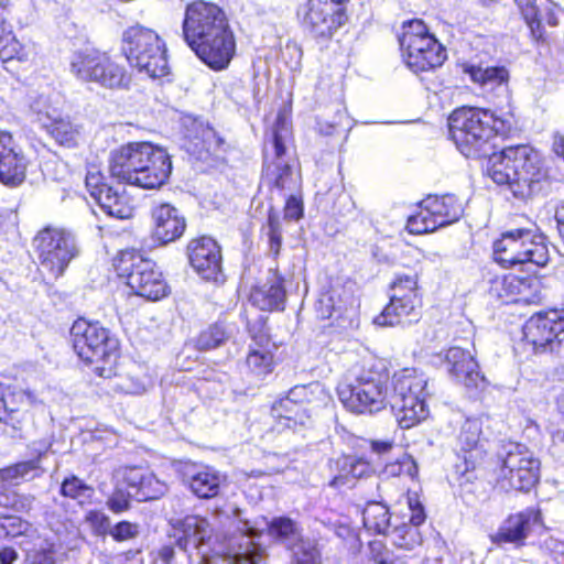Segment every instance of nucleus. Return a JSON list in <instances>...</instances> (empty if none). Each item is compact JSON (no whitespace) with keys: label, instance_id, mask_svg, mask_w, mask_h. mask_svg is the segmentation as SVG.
<instances>
[{"label":"nucleus","instance_id":"nucleus-55","mask_svg":"<svg viewBox=\"0 0 564 564\" xmlns=\"http://www.w3.org/2000/svg\"><path fill=\"white\" fill-rule=\"evenodd\" d=\"M303 216L302 200L295 196H290L284 207V218L289 220H299Z\"/></svg>","mask_w":564,"mask_h":564},{"label":"nucleus","instance_id":"nucleus-12","mask_svg":"<svg viewBox=\"0 0 564 564\" xmlns=\"http://www.w3.org/2000/svg\"><path fill=\"white\" fill-rule=\"evenodd\" d=\"M399 41L403 59L414 73L436 68L446 59L445 48L421 20L404 23Z\"/></svg>","mask_w":564,"mask_h":564},{"label":"nucleus","instance_id":"nucleus-49","mask_svg":"<svg viewBox=\"0 0 564 564\" xmlns=\"http://www.w3.org/2000/svg\"><path fill=\"white\" fill-rule=\"evenodd\" d=\"M417 283H419V279H417L416 274L398 275L391 285L392 295H405L408 293H417V286H419Z\"/></svg>","mask_w":564,"mask_h":564},{"label":"nucleus","instance_id":"nucleus-60","mask_svg":"<svg viewBox=\"0 0 564 564\" xmlns=\"http://www.w3.org/2000/svg\"><path fill=\"white\" fill-rule=\"evenodd\" d=\"M552 147L555 154L564 159V137L562 134L555 133L553 135Z\"/></svg>","mask_w":564,"mask_h":564},{"label":"nucleus","instance_id":"nucleus-22","mask_svg":"<svg viewBox=\"0 0 564 564\" xmlns=\"http://www.w3.org/2000/svg\"><path fill=\"white\" fill-rule=\"evenodd\" d=\"M528 270L531 272L528 276L514 273L505 275L500 281V296L513 302L538 303L541 300L542 282L535 271L531 268Z\"/></svg>","mask_w":564,"mask_h":564},{"label":"nucleus","instance_id":"nucleus-19","mask_svg":"<svg viewBox=\"0 0 564 564\" xmlns=\"http://www.w3.org/2000/svg\"><path fill=\"white\" fill-rule=\"evenodd\" d=\"M187 249L191 265L203 279L215 282L223 279L221 252L214 239L209 237L194 239Z\"/></svg>","mask_w":564,"mask_h":564},{"label":"nucleus","instance_id":"nucleus-51","mask_svg":"<svg viewBox=\"0 0 564 564\" xmlns=\"http://www.w3.org/2000/svg\"><path fill=\"white\" fill-rule=\"evenodd\" d=\"M85 183L90 196L95 200H97L98 196H101L106 188L109 187L104 183V175L96 167H93L87 172Z\"/></svg>","mask_w":564,"mask_h":564},{"label":"nucleus","instance_id":"nucleus-61","mask_svg":"<svg viewBox=\"0 0 564 564\" xmlns=\"http://www.w3.org/2000/svg\"><path fill=\"white\" fill-rule=\"evenodd\" d=\"M121 390L124 392V393H129V394H139V393H142L145 388L142 383L140 382H131V383H126V384H122L121 386Z\"/></svg>","mask_w":564,"mask_h":564},{"label":"nucleus","instance_id":"nucleus-46","mask_svg":"<svg viewBox=\"0 0 564 564\" xmlns=\"http://www.w3.org/2000/svg\"><path fill=\"white\" fill-rule=\"evenodd\" d=\"M39 468H40V460L34 459V460H29V462H22L12 467H9L3 470L2 475H3V478H6V479H12V480L20 479V478L23 479V478H28L29 476L33 477L37 473Z\"/></svg>","mask_w":564,"mask_h":564},{"label":"nucleus","instance_id":"nucleus-13","mask_svg":"<svg viewBox=\"0 0 564 564\" xmlns=\"http://www.w3.org/2000/svg\"><path fill=\"white\" fill-rule=\"evenodd\" d=\"M540 477V460L521 444H509L501 459L498 485L505 490L529 491Z\"/></svg>","mask_w":564,"mask_h":564},{"label":"nucleus","instance_id":"nucleus-11","mask_svg":"<svg viewBox=\"0 0 564 564\" xmlns=\"http://www.w3.org/2000/svg\"><path fill=\"white\" fill-rule=\"evenodd\" d=\"M113 267L134 294L149 301H159L169 294V286L155 263L137 251L120 252L115 259Z\"/></svg>","mask_w":564,"mask_h":564},{"label":"nucleus","instance_id":"nucleus-64","mask_svg":"<svg viewBox=\"0 0 564 564\" xmlns=\"http://www.w3.org/2000/svg\"><path fill=\"white\" fill-rule=\"evenodd\" d=\"M268 226H269V232L281 231V224H280L279 217L275 214H273V213L269 214Z\"/></svg>","mask_w":564,"mask_h":564},{"label":"nucleus","instance_id":"nucleus-62","mask_svg":"<svg viewBox=\"0 0 564 564\" xmlns=\"http://www.w3.org/2000/svg\"><path fill=\"white\" fill-rule=\"evenodd\" d=\"M555 220L561 235H564V203L560 204L555 209Z\"/></svg>","mask_w":564,"mask_h":564},{"label":"nucleus","instance_id":"nucleus-38","mask_svg":"<svg viewBox=\"0 0 564 564\" xmlns=\"http://www.w3.org/2000/svg\"><path fill=\"white\" fill-rule=\"evenodd\" d=\"M419 474L416 462L412 456L403 454L394 462L388 463L383 470L382 476L386 478H410L415 479Z\"/></svg>","mask_w":564,"mask_h":564},{"label":"nucleus","instance_id":"nucleus-52","mask_svg":"<svg viewBox=\"0 0 564 564\" xmlns=\"http://www.w3.org/2000/svg\"><path fill=\"white\" fill-rule=\"evenodd\" d=\"M558 13L560 10L556 6L550 3H540V13L538 14V19L541 20V28L545 32V36L542 41H544L547 36L545 25L554 28L558 24Z\"/></svg>","mask_w":564,"mask_h":564},{"label":"nucleus","instance_id":"nucleus-5","mask_svg":"<svg viewBox=\"0 0 564 564\" xmlns=\"http://www.w3.org/2000/svg\"><path fill=\"white\" fill-rule=\"evenodd\" d=\"M427 379L415 368H403L391 377L390 406L401 429L408 430L425 421Z\"/></svg>","mask_w":564,"mask_h":564},{"label":"nucleus","instance_id":"nucleus-48","mask_svg":"<svg viewBox=\"0 0 564 564\" xmlns=\"http://www.w3.org/2000/svg\"><path fill=\"white\" fill-rule=\"evenodd\" d=\"M140 528L138 523L120 521L111 527L110 535L118 542L128 541L139 535Z\"/></svg>","mask_w":564,"mask_h":564},{"label":"nucleus","instance_id":"nucleus-15","mask_svg":"<svg viewBox=\"0 0 564 564\" xmlns=\"http://www.w3.org/2000/svg\"><path fill=\"white\" fill-rule=\"evenodd\" d=\"M523 339L535 352L553 349L564 340V314L556 311L531 316L523 326Z\"/></svg>","mask_w":564,"mask_h":564},{"label":"nucleus","instance_id":"nucleus-39","mask_svg":"<svg viewBox=\"0 0 564 564\" xmlns=\"http://www.w3.org/2000/svg\"><path fill=\"white\" fill-rule=\"evenodd\" d=\"M0 56L4 59L18 58L19 61L26 59V54L23 53L21 44L15 39L12 31L7 29L4 20L0 17Z\"/></svg>","mask_w":564,"mask_h":564},{"label":"nucleus","instance_id":"nucleus-17","mask_svg":"<svg viewBox=\"0 0 564 564\" xmlns=\"http://www.w3.org/2000/svg\"><path fill=\"white\" fill-rule=\"evenodd\" d=\"M113 486H123L138 500H152L166 491L164 482L152 473L139 466H120L112 474Z\"/></svg>","mask_w":564,"mask_h":564},{"label":"nucleus","instance_id":"nucleus-56","mask_svg":"<svg viewBox=\"0 0 564 564\" xmlns=\"http://www.w3.org/2000/svg\"><path fill=\"white\" fill-rule=\"evenodd\" d=\"M203 139L208 150H219L224 147V139L213 129L206 128L203 131Z\"/></svg>","mask_w":564,"mask_h":564},{"label":"nucleus","instance_id":"nucleus-21","mask_svg":"<svg viewBox=\"0 0 564 564\" xmlns=\"http://www.w3.org/2000/svg\"><path fill=\"white\" fill-rule=\"evenodd\" d=\"M152 237L160 245L180 239L186 229L184 215L173 205L162 203L152 208Z\"/></svg>","mask_w":564,"mask_h":564},{"label":"nucleus","instance_id":"nucleus-43","mask_svg":"<svg viewBox=\"0 0 564 564\" xmlns=\"http://www.w3.org/2000/svg\"><path fill=\"white\" fill-rule=\"evenodd\" d=\"M273 357L265 348H251L247 356L248 367L259 375L270 372L272 369Z\"/></svg>","mask_w":564,"mask_h":564},{"label":"nucleus","instance_id":"nucleus-10","mask_svg":"<svg viewBox=\"0 0 564 564\" xmlns=\"http://www.w3.org/2000/svg\"><path fill=\"white\" fill-rule=\"evenodd\" d=\"M494 257L503 268L517 264L541 268L550 260L545 238L530 229L503 232L494 242Z\"/></svg>","mask_w":564,"mask_h":564},{"label":"nucleus","instance_id":"nucleus-31","mask_svg":"<svg viewBox=\"0 0 564 564\" xmlns=\"http://www.w3.org/2000/svg\"><path fill=\"white\" fill-rule=\"evenodd\" d=\"M285 291L282 286V280L278 275L258 286H254L250 293V301L262 311L283 310Z\"/></svg>","mask_w":564,"mask_h":564},{"label":"nucleus","instance_id":"nucleus-42","mask_svg":"<svg viewBox=\"0 0 564 564\" xmlns=\"http://www.w3.org/2000/svg\"><path fill=\"white\" fill-rule=\"evenodd\" d=\"M94 492V489L86 485L79 478L72 476L66 478L61 487V494L64 497L79 500L83 503L86 499H89Z\"/></svg>","mask_w":564,"mask_h":564},{"label":"nucleus","instance_id":"nucleus-30","mask_svg":"<svg viewBox=\"0 0 564 564\" xmlns=\"http://www.w3.org/2000/svg\"><path fill=\"white\" fill-rule=\"evenodd\" d=\"M463 72L469 75L470 80L482 88L509 90V72L503 66L481 67L479 65L464 64Z\"/></svg>","mask_w":564,"mask_h":564},{"label":"nucleus","instance_id":"nucleus-8","mask_svg":"<svg viewBox=\"0 0 564 564\" xmlns=\"http://www.w3.org/2000/svg\"><path fill=\"white\" fill-rule=\"evenodd\" d=\"M122 52L133 67L151 78L169 74L165 42L152 29L139 24L128 28L122 33Z\"/></svg>","mask_w":564,"mask_h":564},{"label":"nucleus","instance_id":"nucleus-41","mask_svg":"<svg viewBox=\"0 0 564 564\" xmlns=\"http://www.w3.org/2000/svg\"><path fill=\"white\" fill-rule=\"evenodd\" d=\"M32 525L19 517L0 516V539L31 535Z\"/></svg>","mask_w":564,"mask_h":564},{"label":"nucleus","instance_id":"nucleus-9","mask_svg":"<svg viewBox=\"0 0 564 564\" xmlns=\"http://www.w3.org/2000/svg\"><path fill=\"white\" fill-rule=\"evenodd\" d=\"M69 67L77 79L109 89L127 87L130 82L118 56L94 47L75 51L70 56Z\"/></svg>","mask_w":564,"mask_h":564},{"label":"nucleus","instance_id":"nucleus-45","mask_svg":"<svg viewBox=\"0 0 564 564\" xmlns=\"http://www.w3.org/2000/svg\"><path fill=\"white\" fill-rule=\"evenodd\" d=\"M134 497L132 492L123 486H115L112 494L107 500V507L113 513H121L130 508V499Z\"/></svg>","mask_w":564,"mask_h":564},{"label":"nucleus","instance_id":"nucleus-26","mask_svg":"<svg viewBox=\"0 0 564 564\" xmlns=\"http://www.w3.org/2000/svg\"><path fill=\"white\" fill-rule=\"evenodd\" d=\"M263 530L269 535L276 539L288 549H294L299 542H302V533L299 525L290 518L279 517L264 523V528L252 527L248 522L245 523L243 531L251 536H259Z\"/></svg>","mask_w":564,"mask_h":564},{"label":"nucleus","instance_id":"nucleus-63","mask_svg":"<svg viewBox=\"0 0 564 564\" xmlns=\"http://www.w3.org/2000/svg\"><path fill=\"white\" fill-rule=\"evenodd\" d=\"M425 520V513L423 508L411 511L410 521L414 527L422 524Z\"/></svg>","mask_w":564,"mask_h":564},{"label":"nucleus","instance_id":"nucleus-37","mask_svg":"<svg viewBox=\"0 0 564 564\" xmlns=\"http://www.w3.org/2000/svg\"><path fill=\"white\" fill-rule=\"evenodd\" d=\"M364 525L376 533L384 534L389 528L388 508L380 502H370L362 512Z\"/></svg>","mask_w":564,"mask_h":564},{"label":"nucleus","instance_id":"nucleus-1","mask_svg":"<svg viewBox=\"0 0 564 564\" xmlns=\"http://www.w3.org/2000/svg\"><path fill=\"white\" fill-rule=\"evenodd\" d=\"M183 34L198 58L215 70L225 69L236 52V39L224 10L194 1L185 9Z\"/></svg>","mask_w":564,"mask_h":564},{"label":"nucleus","instance_id":"nucleus-2","mask_svg":"<svg viewBox=\"0 0 564 564\" xmlns=\"http://www.w3.org/2000/svg\"><path fill=\"white\" fill-rule=\"evenodd\" d=\"M109 171L128 184L153 189L169 180L172 162L161 147L151 142H129L110 153Z\"/></svg>","mask_w":564,"mask_h":564},{"label":"nucleus","instance_id":"nucleus-34","mask_svg":"<svg viewBox=\"0 0 564 564\" xmlns=\"http://www.w3.org/2000/svg\"><path fill=\"white\" fill-rule=\"evenodd\" d=\"M482 424L479 419H468L460 427L458 444L460 451L470 453V458H481L480 441Z\"/></svg>","mask_w":564,"mask_h":564},{"label":"nucleus","instance_id":"nucleus-50","mask_svg":"<svg viewBox=\"0 0 564 564\" xmlns=\"http://www.w3.org/2000/svg\"><path fill=\"white\" fill-rule=\"evenodd\" d=\"M226 339L225 330L221 326L215 325L207 332L200 334L198 345L203 349H212L219 346Z\"/></svg>","mask_w":564,"mask_h":564},{"label":"nucleus","instance_id":"nucleus-20","mask_svg":"<svg viewBox=\"0 0 564 564\" xmlns=\"http://www.w3.org/2000/svg\"><path fill=\"white\" fill-rule=\"evenodd\" d=\"M28 162L10 132L0 130V182L15 187L22 184L26 175Z\"/></svg>","mask_w":564,"mask_h":564},{"label":"nucleus","instance_id":"nucleus-40","mask_svg":"<svg viewBox=\"0 0 564 564\" xmlns=\"http://www.w3.org/2000/svg\"><path fill=\"white\" fill-rule=\"evenodd\" d=\"M516 2L531 30L532 36L535 40H543L545 32L541 28V20L538 19V14L540 13V3H538V0H516Z\"/></svg>","mask_w":564,"mask_h":564},{"label":"nucleus","instance_id":"nucleus-32","mask_svg":"<svg viewBox=\"0 0 564 564\" xmlns=\"http://www.w3.org/2000/svg\"><path fill=\"white\" fill-rule=\"evenodd\" d=\"M100 208L109 216L118 219H129L132 217L133 207L121 186H110L98 196L96 200Z\"/></svg>","mask_w":564,"mask_h":564},{"label":"nucleus","instance_id":"nucleus-4","mask_svg":"<svg viewBox=\"0 0 564 564\" xmlns=\"http://www.w3.org/2000/svg\"><path fill=\"white\" fill-rule=\"evenodd\" d=\"M344 406L356 414H376L390 402L388 373L378 362H364L354 381L338 389Z\"/></svg>","mask_w":564,"mask_h":564},{"label":"nucleus","instance_id":"nucleus-57","mask_svg":"<svg viewBox=\"0 0 564 564\" xmlns=\"http://www.w3.org/2000/svg\"><path fill=\"white\" fill-rule=\"evenodd\" d=\"M261 560V553L253 547L245 553L236 554L232 558L234 564H257Z\"/></svg>","mask_w":564,"mask_h":564},{"label":"nucleus","instance_id":"nucleus-23","mask_svg":"<svg viewBox=\"0 0 564 564\" xmlns=\"http://www.w3.org/2000/svg\"><path fill=\"white\" fill-rule=\"evenodd\" d=\"M445 361L449 372L466 388H479L485 383V377L473 354L458 346H453L445 354Z\"/></svg>","mask_w":564,"mask_h":564},{"label":"nucleus","instance_id":"nucleus-29","mask_svg":"<svg viewBox=\"0 0 564 564\" xmlns=\"http://www.w3.org/2000/svg\"><path fill=\"white\" fill-rule=\"evenodd\" d=\"M191 491L202 499H210L218 495L224 477L210 467H189L185 471Z\"/></svg>","mask_w":564,"mask_h":564},{"label":"nucleus","instance_id":"nucleus-24","mask_svg":"<svg viewBox=\"0 0 564 564\" xmlns=\"http://www.w3.org/2000/svg\"><path fill=\"white\" fill-rule=\"evenodd\" d=\"M39 402L37 395L32 391L19 389L4 393L3 387L0 384V403L7 413L6 416L0 415V421L19 430L26 419L25 409Z\"/></svg>","mask_w":564,"mask_h":564},{"label":"nucleus","instance_id":"nucleus-44","mask_svg":"<svg viewBox=\"0 0 564 564\" xmlns=\"http://www.w3.org/2000/svg\"><path fill=\"white\" fill-rule=\"evenodd\" d=\"M292 550L295 564H321V553L315 542L302 540Z\"/></svg>","mask_w":564,"mask_h":564},{"label":"nucleus","instance_id":"nucleus-16","mask_svg":"<svg viewBox=\"0 0 564 564\" xmlns=\"http://www.w3.org/2000/svg\"><path fill=\"white\" fill-rule=\"evenodd\" d=\"M321 391L322 388L316 382L292 388L286 397L273 403L272 416L284 427L303 425L308 417L304 404L311 402L313 394Z\"/></svg>","mask_w":564,"mask_h":564},{"label":"nucleus","instance_id":"nucleus-6","mask_svg":"<svg viewBox=\"0 0 564 564\" xmlns=\"http://www.w3.org/2000/svg\"><path fill=\"white\" fill-rule=\"evenodd\" d=\"M449 133L465 156L478 155L488 142L506 129L505 121L480 108H460L448 119Z\"/></svg>","mask_w":564,"mask_h":564},{"label":"nucleus","instance_id":"nucleus-58","mask_svg":"<svg viewBox=\"0 0 564 564\" xmlns=\"http://www.w3.org/2000/svg\"><path fill=\"white\" fill-rule=\"evenodd\" d=\"M18 558V553L12 547H4L0 551V563L12 564Z\"/></svg>","mask_w":564,"mask_h":564},{"label":"nucleus","instance_id":"nucleus-18","mask_svg":"<svg viewBox=\"0 0 564 564\" xmlns=\"http://www.w3.org/2000/svg\"><path fill=\"white\" fill-rule=\"evenodd\" d=\"M346 21L345 7L319 0H308L303 19L305 28L316 37H330Z\"/></svg>","mask_w":564,"mask_h":564},{"label":"nucleus","instance_id":"nucleus-53","mask_svg":"<svg viewBox=\"0 0 564 564\" xmlns=\"http://www.w3.org/2000/svg\"><path fill=\"white\" fill-rule=\"evenodd\" d=\"M291 174V170L288 166V164L276 163L274 169H271V166H268L265 170L267 177L270 178V182L273 183V185L279 188L283 189L286 186V181Z\"/></svg>","mask_w":564,"mask_h":564},{"label":"nucleus","instance_id":"nucleus-36","mask_svg":"<svg viewBox=\"0 0 564 564\" xmlns=\"http://www.w3.org/2000/svg\"><path fill=\"white\" fill-rule=\"evenodd\" d=\"M440 227H442V225L437 224L436 217L432 214V210H430L426 199L420 204L419 210L411 215L406 223L408 230L414 235L431 232Z\"/></svg>","mask_w":564,"mask_h":564},{"label":"nucleus","instance_id":"nucleus-54","mask_svg":"<svg viewBox=\"0 0 564 564\" xmlns=\"http://www.w3.org/2000/svg\"><path fill=\"white\" fill-rule=\"evenodd\" d=\"M400 532V540L395 541V544L399 547L412 550L415 545L421 544L422 539L419 533V530L415 528H406L403 530H399Z\"/></svg>","mask_w":564,"mask_h":564},{"label":"nucleus","instance_id":"nucleus-7","mask_svg":"<svg viewBox=\"0 0 564 564\" xmlns=\"http://www.w3.org/2000/svg\"><path fill=\"white\" fill-rule=\"evenodd\" d=\"M70 341L77 356L87 364H96L100 377H110L119 356V344L107 328L86 319H77L70 328Z\"/></svg>","mask_w":564,"mask_h":564},{"label":"nucleus","instance_id":"nucleus-14","mask_svg":"<svg viewBox=\"0 0 564 564\" xmlns=\"http://www.w3.org/2000/svg\"><path fill=\"white\" fill-rule=\"evenodd\" d=\"M41 267L53 278L61 276L78 254L74 236L63 229L46 227L35 237Z\"/></svg>","mask_w":564,"mask_h":564},{"label":"nucleus","instance_id":"nucleus-27","mask_svg":"<svg viewBox=\"0 0 564 564\" xmlns=\"http://www.w3.org/2000/svg\"><path fill=\"white\" fill-rule=\"evenodd\" d=\"M419 293L405 295H391L390 303L383 312L375 318L379 326H394L401 324L404 318L411 315L416 316L415 308L420 305Z\"/></svg>","mask_w":564,"mask_h":564},{"label":"nucleus","instance_id":"nucleus-35","mask_svg":"<svg viewBox=\"0 0 564 564\" xmlns=\"http://www.w3.org/2000/svg\"><path fill=\"white\" fill-rule=\"evenodd\" d=\"M45 128L56 142L67 148L77 147L82 140L80 127L73 124L68 119H52Z\"/></svg>","mask_w":564,"mask_h":564},{"label":"nucleus","instance_id":"nucleus-47","mask_svg":"<svg viewBox=\"0 0 564 564\" xmlns=\"http://www.w3.org/2000/svg\"><path fill=\"white\" fill-rule=\"evenodd\" d=\"M86 523L96 535H106L110 533L111 524L109 517L102 511L90 510L85 516Z\"/></svg>","mask_w":564,"mask_h":564},{"label":"nucleus","instance_id":"nucleus-25","mask_svg":"<svg viewBox=\"0 0 564 564\" xmlns=\"http://www.w3.org/2000/svg\"><path fill=\"white\" fill-rule=\"evenodd\" d=\"M181 532L177 543L183 550L193 547L200 550L208 545L214 536V529L206 518L199 516H187L177 524Z\"/></svg>","mask_w":564,"mask_h":564},{"label":"nucleus","instance_id":"nucleus-28","mask_svg":"<svg viewBox=\"0 0 564 564\" xmlns=\"http://www.w3.org/2000/svg\"><path fill=\"white\" fill-rule=\"evenodd\" d=\"M540 511L527 509L510 516L494 536L495 542L518 543L523 541L530 530L531 522H538Z\"/></svg>","mask_w":564,"mask_h":564},{"label":"nucleus","instance_id":"nucleus-33","mask_svg":"<svg viewBox=\"0 0 564 564\" xmlns=\"http://www.w3.org/2000/svg\"><path fill=\"white\" fill-rule=\"evenodd\" d=\"M426 202L442 227L457 221L463 214L462 203L453 195L429 196Z\"/></svg>","mask_w":564,"mask_h":564},{"label":"nucleus","instance_id":"nucleus-3","mask_svg":"<svg viewBox=\"0 0 564 564\" xmlns=\"http://www.w3.org/2000/svg\"><path fill=\"white\" fill-rule=\"evenodd\" d=\"M488 175L495 183L508 185L514 197L525 199L540 191L546 170L538 151L529 145H518L495 154Z\"/></svg>","mask_w":564,"mask_h":564},{"label":"nucleus","instance_id":"nucleus-59","mask_svg":"<svg viewBox=\"0 0 564 564\" xmlns=\"http://www.w3.org/2000/svg\"><path fill=\"white\" fill-rule=\"evenodd\" d=\"M392 447H393L392 441H373L371 443L372 451L378 454L387 453V452L391 451Z\"/></svg>","mask_w":564,"mask_h":564}]
</instances>
